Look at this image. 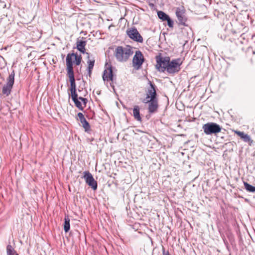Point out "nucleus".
Instances as JSON below:
<instances>
[{
    "mask_svg": "<svg viewBox=\"0 0 255 255\" xmlns=\"http://www.w3.org/2000/svg\"><path fill=\"white\" fill-rule=\"evenodd\" d=\"M133 116L134 119L138 121H141V118L140 117V113H133Z\"/></svg>",
    "mask_w": 255,
    "mask_h": 255,
    "instance_id": "22",
    "label": "nucleus"
},
{
    "mask_svg": "<svg viewBox=\"0 0 255 255\" xmlns=\"http://www.w3.org/2000/svg\"><path fill=\"white\" fill-rule=\"evenodd\" d=\"M235 133H236L238 135H239L242 139H243L245 133L243 131H240L238 130H235Z\"/></svg>",
    "mask_w": 255,
    "mask_h": 255,
    "instance_id": "23",
    "label": "nucleus"
},
{
    "mask_svg": "<svg viewBox=\"0 0 255 255\" xmlns=\"http://www.w3.org/2000/svg\"><path fill=\"white\" fill-rule=\"evenodd\" d=\"M242 139L245 142L249 143L250 144H251L253 142V140L251 139V137L246 133H245Z\"/></svg>",
    "mask_w": 255,
    "mask_h": 255,
    "instance_id": "20",
    "label": "nucleus"
},
{
    "mask_svg": "<svg viewBox=\"0 0 255 255\" xmlns=\"http://www.w3.org/2000/svg\"><path fill=\"white\" fill-rule=\"evenodd\" d=\"M185 9L183 6L177 7L176 15L180 24L185 25L187 21V18L185 15Z\"/></svg>",
    "mask_w": 255,
    "mask_h": 255,
    "instance_id": "10",
    "label": "nucleus"
},
{
    "mask_svg": "<svg viewBox=\"0 0 255 255\" xmlns=\"http://www.w3.org/2000/svg\"><path fill=\"white\" fill-rule=\"evenodd\" d=\"M88 73L89 75H90L92 73V70L93 69L94 63H95V60L93 59L92 60H88Z\"/></svg>",
    "mask_w": 255,
    "mask_h": 255,
    "instance_id": "18",
    "label": "nucleus"
},
{
    "mask_svg": "<svg viewBox=\"0 0 255 255\" xmlns=\"http://www.w3.org/2000/svg\"><path fill=\"white\" fill-rule=\"evenodd\" d=\"M78 117L79 120L81 123L82 126L84 128L85 131L86 132L89 131L91 129L89 123L87 121V120L85 118L82 113H78Z\"/></svg>",
    "mask_w": 255,
    "mask_h": 255,
    "instance_id": "12",
    "label": "nucleus"
},
{
    "mask_svg": "<svg viewBox=\"0 0 255 255\" xmlns=\"http://www.w3.org/2000/svg\"><path fill=\"white\" fill-rule=\"evenodd\" d=\"M144 62V56L142 52L137 50L136 51L132 58V67L136 70L139 69Z\"/></svg>",
    "mask_w": 255,
    "mask_h": 255,
    "instance_id": "6",
    "label": "nucleus"
},
{
    "mask_svg": "<svg viewBox=\"0 0 255 255\" xmlns=\"http://www.w3.org/2000/svg\"><path fill=\"white\" fill-rule=\"evenodd\" d=\"M133 48L130 45L118 46L114 51V55L118 62L128 61L133 54Z\"/></svg>",
    "mask_w": 255,
    "mask_h": 255,
    "instance_id": "4",
    "label": "nucleus"
},
{
    "mask_svg": "<svg viewBox=\"0 0 255 255\" xmlns=\"http://www.w3.org/2000/svg\"><path fill=\"white\" fill-rule=\"evenodd\" d=\"M72 99L74 101L75 105L79 110H82L83 107L85 106L86 103V99L82 97H80L79 99L77 98V95H73Z\"/></svg>",
    "mask_w": 255,
    "mask_h": 255,
    "instance_id": "11",
    "label": "nucleus"
},
{
    "mask_svg": "<svg viewBox=\"0 0 255 255\" xmlns=\"http://www.w3.org/2000/svg\"><path fill=\"white\" fill-rule=\"evenodd\" d=\"M157 15L158 17L162 21H165L169 17V15L162 11H158Z\"/></svg>",
    "mask_w": 255,
    "mask_h": 255,
    "instance_id": "19",
    "label": "nucleus"
},
{
    "mask_svg": "<svg viewBox=\"0 0 255 255\" xmlns=\"http://www.w3.org/2000/svg\"><path fill=\"white\" fill-rule=\"evenodd\" d=\"M163 255H170L168 252L165 253V251L163 250Z\"/></svg>",
    "mask_w": 255,
    "mask_h": 255,
    "instance_id": "25",
    "label": "nucleus"
},
{
    "mask_svg": "<svg viewBox=\"0 0 255 255\" xmlns=\"http://www.w3.org/2000/svg\"><path fill=\"white\" fill-rule=\"evenodd\" d=\"M15 73L13 71L7 78L6 84L4 85L2 89V93L7 96L11 92L14 82Z\"/></svg>",
    "mask_w": 255,
    "mask_h": 255,
    "instance_id": "7",
    "label": "nucleus"
},
{
    "mask_svg": "<svg viewBox=\"0 0 255 255\" xmlns=\"http://www.w3.org/2000/svg\"><path fill=\"white\" fill-rule=\"evenodd\" d=\"M139 107L138 106H134L133 112H139Z\"/></svg>",
    "mask_w": 255,
    "mask_h": 255,
    "instance_id": "24",
    "label": "nucleus"
},
{
    "mask_svg": "<svg viewBox=\"0 0 255 255\" xmlns=\"http://www.w3.org/2000/svg\"><path fill=\"white\" fill-rule=\"evenodd\" d=\"M150 86L146 90L145 97L143 99L144 103L148 104L149 112H155L158 108V99L155 86L149 81Z\"/></svg>",
    "mask_w": 255,
    "mask_h": 255,
    "instance_id": "3",
    "label": "nucleus"
},
{
    "mask_svg": "<svg viewBox=\"0 0 255 255\" xmlns=\"http://www.w3.org/2000/svg\"><path fill=\"white\" fill-rule=\"evenodd\" d=\"M126 32L128 36L133 41L140 43L143 42L142 37L135 27L128 29Z\"/></svg>",
    "mask_w": 255,
    "mask_h": 255,
    "instance_id": "8",
    "label": "nucleus"
},
{
    "mask_svg": "<svg viewBox=\"0 0 255 255\" xmlns=\"http://www.w3.org/2000/svg\"><path fill=\"white\" fill-rule=\"evenodd\" d=\"M7 255H18L13 248L10 245H8L6 247Z\"/></svg>",
    "mask_w": 255,
    "mask_h": 255,
    "instance_id": "15",
    "label": "nucleus"
},
{
    "mask_svg": "<svg viewBox=\"0 0 255 255\" xmlns=\"http://www.w3.org/2000/svg\"><path fill=\"white\" fill-rule=\"evenodd\" d=\"M83 174V178L86 184L90 186L94 190H96L97 189V182L95 180L92 174L89 171H84Z\"/></svg>",
    "mask_w": 255,
    "mask_h": 255,
    "instance_id": "9",
    "label": "nucleus"
},
{
    "mask_svg": "<svg viewBox=\"0 0 255 255\" xmlns=\"http://www.w3.org/2000/svg\"><path fill=\"white\" fill-rule=\"evenodd\" d=\"M87 42L84 40L83 38L81 39H78L76 41V48L80 52L84 54L86 52L85 46Z\"/></svg>",
    "mask_w": 255,
    "mask_h": 255,
    "instance_id": "14",
    "label": "nucleus"
},
{
    "mask_svg": "<svg viewBox=\"0 0 255 255\" xmlns=\"http://www.w3.org/2000/svg\"><path fill=\"white\" fill-rule=\"evenodd\" d=\"M70 219L68 217H65L64 218V230L66 233L70 230Z\"/></svg>",
    "mask_w": 255,
    "mask_h": 255,
    "instance_id": "16",
    "label": "nucleus"
},
{
    "mask_svg": "<svg viewBox=\"0 0 255 255\" xmlns=\"http://www.w3.org/2000/svg\"><path fill=\"white\" fill-rule=\"evenodd\" d=\"M244 185L247 191L252 193L255 192V186H254L246 182H244Z\"/></svg>",
    "mask_w": 255,
    "mask_h": 255,
    "instance_id": "17",
    "label": "nucleus"
},
{
    "mask_svg": "<svg viewBox=\"0 0 255 255\" xmlns=\"http://www.w3.org/2000/svg\"><path fill=\"white\" fill-rule=\"evenodd\" d=\"M204 132L207 135L217 133L221 131L220 126L215 123H208L203 126Z\"/></svg>",
    "mask_w": 255,
    "mask_h": 255,
    "instance_id": "5",
    "label": "nucleus"
},
{
    "mask_svg": "<svg viewBox=\"0 0 255 255\" xmlns=\"http://www.w3.org/2000/svg\"><path fill=\"white\" fill-rule=\"evenodd\" d=\"M82 61V56L74 53L67 54L66 58L67 75L70 82V91L72 95H76V85L74 78L73 64L79 65Z\"/></svg>",
    "mask_w": 255,
    "mask_h": 255,
    "instance_id": "2",
    "label": "nucleus"
},
{
    "mask_svg": "<svg viewBox=\"0 0 255 255\" xmlns=\"http://www.w3.org/2000/svg\"><path fill=\"white\" fill-rule=\"evenodd\" d=\"M165 21H167V25L170 28L173 27V21L169 17Z\"/></svg>",
    "mask_w": 255,
    "mask_h": 255,
    "instance_id": "21",
    "label": "nucleus"
},
{
    "mask_svg": "<svg viewBox=\"0 0 255 255\" xmlns=\"http://www.w3.org/2000/svg\"><path fill=\"white\" fill-rule=\"evenodd\" d=\"M138 131H140V132H142V131L140 130H138Z\"/></svg>",
    "mask_w": 255,
    "mask_h": 255,
    "instance_id": "26",
    "label": "nucleus"
},
{
    "mask_svg": "<svg viewBox=\"0 0 255 255\" xmlns=\"http://www.w3.org/2000/svg\"><path fill=\"white\" fill-rule=\"evenodd\" d=\"M103 79L104 81H113V74L111 67L107 68L104 71Z\"/></svg>",
    "mask_w": 255,
    "mask_h": 255,
    "instance_id": "13",
    "label": "nucleus"
},
{
    "mask_svg": "<svg viewBox=\"0 0 255 255\" xmlns=\"http://www.w3.org/2000/svg\"><path fill=\"white\" fill-rule=\"evenodd\" d=\"M156 68L158 71H166L169 74L178 72L181 69L180 66L182 63L179 58L170 61L169 57H162L161 55L156 57Z\"/></svg>",
    "mask_w": 255,
    "mask_h": 255,
    "instance_id": "1",
    "label": "nucleus"
}]
</instances>
